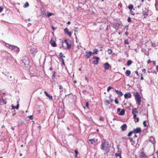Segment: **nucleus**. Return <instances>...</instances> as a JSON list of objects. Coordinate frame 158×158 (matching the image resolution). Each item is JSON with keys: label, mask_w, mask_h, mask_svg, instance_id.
Wrapping results in <instances>:
<instances>
[{"label": "nucleus", "mask_w": 158, "mask_h": 158, "mask_svg": "<svg viewBox=\"0 0 158 158\" xmlns=\"http://www.w3.org/2000/svg\"><path fill=\"white\" fill-rule=\"evenodd\" d=\"M133 5L131 4H130L128 6V8L131 10L133 8Z\"/></svg>", "instance_id": "24"}, {"label": "nucleus", "mask_w": 158, "mask_h": 158, "mask_svg": "<svg viewBox=\"0 0 158 158\" xmlns=\"http://www.w3.org/2000/svg\"><path fill=\"white\" fill-rule=\"evenodd\" d=\"M153 62V65H154V66H155L156 65V62L155 61H152Z\"/></svg>", "instance_id": "47"}, {"label": "nucleus", "mask_w": 158, "mask_h": 158, "mask_svg": "<svg viewBox=\"0 0 158 158\" xmlns=\"http://www.w3.org/2000/svg\"><path fill=\"white\" fill-rule=\"evenodd\" d=\"M135 73L137 74V76H138V72L137 71H135Z\"/></svg>", "instance_id": "56"}, {"label": "nucleus", "mask_w": 158, "mask_h": 158, "mask_svg": "<svg viewBox=\"0 0 158 158\" xmlns=\"http://www.w3.org/2000/svg\"><path fill=\"white\" fill-rule=\"evenodd\" d=\"M132 113L133 115V118L135 119L136 117V114L138 113L137 109L136 108L133 109L132 110Z\"/></svg>", "instance_id": "7"}, {"label": "nucleus", "mask_w": 158, "mask_h": 158, "mask_svg": "<svg viewBox=\"0 0 158 158\" xmlns=\"http://www.w3.org/2000/svg\"><path fill=\"white\" fill-rule=\"evenodd\" d=\"M59 89H63V88L62 86L61 85H60L59 86Z\"/></svg>", "instance_id": "38"}, {"label": "nucleus", "mask_w": 158, "mask_h": 158, "mask_svg": "<svg viewBox=\"0 0 158 158\" xmlns=\"http://www.w3.org/2000/svg\"><path fill=\"white\" fill-rule=\"evenodd\" d=\"M44 12H42V13L44 15H46V14H44Z\"/></svg>", "instance_id": "58"}, {"label": "nucleus", "mask_w": 158, "mask_h": 158, "mask_svg": "<svg viewBox=\"0 0 158 158\" xmlns=\"http://www.w3.org/2000/svg\"><path fill=\"white\" fill-rule=\"evenodd\" d=\"M47 13H48V16L49 17V16H51L52 15V14L51 13H50L48 12Z\"/></svg>", "instance_id": "33"}, {"label": "nucleus", "mask_w": 158, "mask_h": 158, "mask_svg": "<svg viewBox=\"0 0 158 158\" xmlns=\"http://www.w3.org/2000/svg\"><path fill=\"white\" fill-rule=\"evenodd\" d=\"M77 154H76L75 155V156L76 157H77Z\"/></svg>", "instance_id": "63"}, {"label": "nucleus", "mask_w": 158, "mask_h": 158, "mask_svg": "<svg viewBox=\"0 0 158 158\" xmlns=\"http://www.w3.org/2000/svg\"><path fill=\"white\" fill-rule=\"evenodd\" d=\"M107 51H108V54L109 55H110V54H112V50L111 49H108Z\"/></svg>", "instance_id": "23"}, {"label": "nucleus", "mask_w": 158, "mask_h": 158, "mask_svg": "<svg viewBox=\"0 0 158 158\" xmlns=\"http://www.w3.org/2000/svg\"><path fill=\"white\" fill-rule=\"evenodd\" d=\"M19 104H18L17 105V106L15 107V108H16L17 109H19Z\"/></svg>", "instance_id": "43"}, {"label": "nucleus", "mask_w": 158, "mask_h": 158, "mask_svg": "<svg viewBox=\"0 0 158 158\" xmlns=\"http://www.w3.org/2000/svg\"><path fill=\"white\" fill-rule=\"evenodd\" d=\"M104 68L106 70H107L109 69V67L110 66V64L108 63H106L104 64Z\"/></svg>", "instance_id": "16"}, {"label": "nucleus", "mask_w": 158, "mask_h": 158, "mask_svg": "<svg viewBox=\"0 0 158 158\" xmlns=\"http://www.w3.org/2000/svg\"><path fill=\"white\" fill-rule=\"evenodd\" d=\"M52 30H54V27L53 26H52Z\"/></svg>", "instance_id": "59"}, {"label": "nucleus", "mask_w": 158, "mask_h": 158, "mask_svg": "<svg viewBox=\"0 0 158 158\" xmlns=\"http://www.w3.org/2000/svg\"><path fill=\"white\" fill-rule=\"evenodd\" d=\"M86 106L88 108H89V104L88 102H87L86 103Z\"/></svg>", "instance_id": "42"}, {"label": "nucleus", "mask_w": 158, "mask_h": 158, "mask_svg": "<svg viewBox=\"0 0 158 158\" xmlns=\"http://www.w3.org/2000/svg\"><path fill=\"white\" fill-rule=\"evenodd\" d=\"M74 151L76 154H78V152L77 150H75Z\"/></svg>", "instance_id": "45"}, {"label": "nucleus", "mask_w": 158, "mask_h": 158, "mask_svg": "<svg viewBox=\"0 0 158 158\" xmlns=\"http://www.w3.org/2000/svg\"><path fill=\"white\" fill-rule=\"evenodd\" d=\"M112 88H113L111 86L108 87L107 89V91L108 92H109L110 89H111Z\"/></svg>", "instance_id": "29"}, {"label": "nucleus", "mask_w": 158, "mask_h": 158, "mask_svg": "<svg viewBox=\"0 0 158 158\" xmlns=\"http://www.w3.org/2000/svg\"><path fill=\"white\" fill-rule=\"evenodd\" d=\"M50 43L52 46L55 47L57 46V45L56 42L52 40H51L50 41Z\"/></svg>", "instance_id": "11"}, {"label": "nucleus", "mask_w": 158, "mask_h": 158, "mask_svg": "<svg viewBox=\"0 0 158 158\" xmlns=\"http://www.w3.org/2000/svg\"><path fill=\"white\" fill-rule=\"evenodd\" d=\"M64 31L65 33L67 34L69 36H71V33L68 31V29L67 28H66L64 29Z\"/></svg>", "instance_id": "15"}, {"label": "nucleus", "mask_w": 158, "mask_h": 158, "mask_svg": "<svg viewBox=\"0 0 158 158\" xmlns=\"http://www.w3.org/2000/svg\"><path fill=\"white\" fill-rule=\"evenodd\" d=\"M141 6V4H140V5H139L138 6H137V7L138 8H140V7Z\"/></svg>", "instance_id": "51"}, {"label": "nucleus", "mask_w": 158, "mask_h": 158, "mask_svg": "<svg viewBox=\"0 0 158 158\" xmlns=\"http://www.w3.org/2000/svg\"><path fill=\"white\" fill-rule=\"evenodd\" d=\"M131 72L130 71L128 70H127L125 73L128 76H129L131 74Z\"/></svg>", "instance_id": "21"}, {"label": "nucleus", "mask_w": 158, "mask_h": 158, "mask_svg": "<svg viewBox=\"0 0 158 158\" xmlns=\"http://www.w3.org/2000/svg\"><path fill=\"white\" fill-rule=\"evenodd\" d=\"M137 120L136 122H138L139 121V118L138 117H136V118H135Z\"/></svg>", "instance_id": "44"}, {"label": "nucleus", "mask_w": 158, "mask_h": 158, "mask_svg": "<svg viewBox=\"0 0 158 158\" xmlns=\"http://www.w3.org/2000/svg\"><path fill=\"white\" fill-rule=\"evenodd\" d=\"M116 104L118 103V101L117 99H115L114 100Z\"/></svg>", "instance_id": "36"}, {"label": "nucleus", "mask_w": 158, "mask_h": 158, "mask_svg": "<svg viewBox=\"0 0 158 158\" xmlns=\"http://www.w3.org/2000/svg\"><path fill=\"white\" fill-rule=\"evenodd\" d=\"M89 141H93V139H91L89 140Z\"/></svg>", "instance_id": "60"}, {"label": "nucleus", "mask_w": 158, "mask_h": 158, "mask_svg": "<svg viewBox=\"0 0 158 158\" xmlns=\"http://www.w3.org/2000/svg\"><path fill=\"white\" fill-rule=\"evenodd\" d=\"M60 58L61 60L62 59H64L63 58H65V56L63 55V53L61 52H60Z\"/></svg>", "instance_id": "18"}, {"label": "nucleus", "mask_w": 158, "mask_h": 158, "mask_svg": "<svg viewBox=\"0 0 158 158\" xmlns=\"http://www.w3.org/2000/svg\"><path fill=\"white\" fill-rule=\"evenodd\" d=\"M132 63V61L131 60H128L127 62V65L129 66Z\"/></svg>", "instance_id": "20"}, {"label": "nucleus", "mask_w": 158, "mask_h": 158, "mask_svg": "<svg viewBox=\"0 0 158 158\" xmlns=\"http://www.w3.org/2000/svg\"><path fill=\"white\" fill-rule=\"evenodd\" d=\"M44 93L45 94L46 96L48 95V94L47 93L46 91H44Z\"/></svg>", "instance_id": "53"}, {"label": "nucleus", "mask_w": 158, "mask_h": 158, "mask_svg": "<svg viewBox=\"0 0 158 158\" xmlns=\"http://www.w3.org/2000/svg\"><path fill=\"white\" fill-rule=\"evenodd\" d=\"M106 104H110V102L109 100H106Z\"/></svg>", "instance_id": "40"}, {"label": "nucleus", "mask_w": 158, "mask_h": 158, "mask_svg": "<svg viewBox=\"0 0 158 158\" xmlns=\"http://www.w3.org/2000/svg\"><path fill=\"white\" fill-rule=\"evenodd\" d=\"M98 52V50L97 49H94L93 50V54H97Z\"/></svg>", "instance_id": "22"}, {"label": "nucleus", "mask_w": 158, "mask_h": 158, "mask_svg": "<svg viewBox=\"0 0 158 158\" xmlns=\"http://www.w3.org/2000/svg\"><path fill=\"white\" fill-rule=\"evenodd\" d=\"M29 6V4L27 2H26L25 4L24 5V6L23 7L24 8H26L28 6Z\"/></svg>", "instance_id": "25"}, {"label": "nucleus", "mask_w": 158, "mask_h": 158, "mask_svg": "<svg viewBox=\"0 0 158 158\" xmlns=\"http://www.w3.org/2000/svg\"><path fill=\"white\" fill-rule=\"evenodd\" d=\"M93 141H94V142H95V139H93Z\"/></svg>", "instance_id": "61"}, {"label": "nucleus", "mask_w": 158, "mask_h": 158, "mask_svg": "<svg viewBox=\"0 0 158 158\" xmlns=\"http://www.w3.org/2000/svg\"><path fill=\"white\" fill-rule=\"evenodd\" d=\"M85 56L87 58H89L92 56L93 54V52L91 51H87L85 52Z\"/></svg>", "instance_id": "6"}, {"label": "nucleus", "mask_w": 158, "mask_h": 158, "mask_svg": "<svg viewBox=\"0 0 158 158\" xmlns=\"http://www.w3.org/2000/svg\"><path fill=\"white\" fill-rule=\"evenodd\" d=\"M156 69L157 71L158 72V65H156Z\"/></svg>", "instance_id": "50"}, {"label": "nucleus", "mask_w": 158, "mask_h": 158, "mask_svg": "<svg viewBox=\"0 0 158 158\" xmlns=\"http://www.w3.org/2000/svg\"><path fill=\"white\" fill-rule=\"evenodd\" d=\"M99 119L100 121H103V117L101 116L100 117Z\"/></svg>", "instance_id": "34"}, {"label": "nucleus", "mask_w": 158, "mask_h": 158, "mask_svg": "<svg viewBox=\"0 0 158 158\" xmlns=\"http://www.w3.org/2000/svg\"><path fill=\"white\" fill-rule=\"evenodd\" d=\"M127 126L126 124H123L121 127V130L123 131H126L127 129Z\"/></svg>", "instance_id": "12"}, {"label": "nucleus", "mask_w": 158, "mask_h": 158, "mask_svg": "<svg viewBox=\"0 0 158 158\" xmlns=\"http://www.w3.org/2000/svg\"><path fill=\"white\" fill-rule=\"evenodd\" d=\"M141 76H142V74H141ZM141 80H142L143 79V77H142V76L141 77V78H140Z\"/></svg>", "instance_id": "54"}, {"label": "nucleus", "mask_w": 158, "mask_h": 158, "mask_svg": "<svg viewBox=\"0 0 158 158\" xmlns=\"http://www.w3.org/2000/svg\"><path fill=\"white\" fill-rule=\"evenodd\" d=\"M120 110H121V109L120 108H118V109H117V111L118 112H119Z\"/></svg>", "instance_id": "52"}, {"label": "nucleus", "mask_w": 158, "mask_h": 158, "mask_svg": "<svg viewBox=\"0 0 158 158\" xmlns=\"http://www.w3.org/2000/svg\"><path fill=\"white\" fill-rule=\"evenodd\" d=\"M62 62V64H64V59H62L61 60Z\"/></svg>", "instance_id": "46"}, {"label": "nucleus", "mask_w": 158, "mask_h": 158, "mask_svg": "<svg viewBox=\"0 0 158 158\" xmlns=\"http://www.w3.org/2000/svg\"><path fill=\"white\" fill-rule=\"evenodd\" d=\"M125 113V110L123 109L121 110V111L120 112L119 114L120 115H123Z\"/></svg>", "instance_id": "19"}, {"label": "nucleus", "mask_w": 158, "mask_h": 158, "mask_svg": "<svg viewBox=\"0 0 158 158\" xmlns=\"http://www.w3.org/2000/svg\"><path fill=\"white\" fill-rule=\"evenodd\" d=\"M93 59L95 60L93 61V63L94 64H97L98 63V60H99V58L97 56H95L93 57Z\"/></svg>", "instance_id": "8"}, {"label": "nucleus", "mask_w": 158, "mask_h": 158, "mask_svg": "<svg viewBox=\"0 0 158 158\" xmlns=\"http://www.w3.org/2000/svg\"><path fill=\"white\" fill-rule=\"evenodd\" d=\"M135 99L137 104L140 105L141 102V98L137 92L135 94Z\"/></svg>", "instance_id": "3"}, {"label": "nucleus", "mask_w": 158, "mask_h": 158, "mask_svg": "<svg viewBox=\"0 0 158 158\" xmlns=\"http://www.w3.org/2000/svg\"><path fill=\"white\" fill-rule=\"evenodd\" d=\"M109 148L108 143L106 141H103L102 142L100 148L103 150L107 152Z\"/></svg>", "instance_id": "2"}, {"label": "nucleus", "mask_w": 158, "mask_h": 158, "mask_svg": "<svg viewBox=\"0 0 158 158\" xmlns=\"http://www.w3.org/2000/svg\"><path fill=\"white\" fill-rule=\"evenodd\" d=\"M11 107L12 109H15V107L13 105H12Z\"/></svg>", "instance_id": "48"}, {"label": "nucleus", "mask_w": 158, "mask_h": 158, "mask_svg": "<svg viewBox=\"0 0 158 158\" xmlns=\"http://www.w3.org/2000/svg\"><path fill=\"white\" fill-rule=\"evenodd\" d=\"M155 6L156 8L157 6H158V0H156Z\"/></svg>", "instance_id": "26"}, {"label": "nucleus", "mask_w": 158, "mask_h": 158, "mask_svg": "<svg viewBox=\"0 0 158 158\" xmlns=\"http://www.w3.org/2000/svg\"><path fill=\"white\" fill-rule=\"evenodd\" d=\"M115 155L116 156H119V158L120 157H121V155L118 153H115Z\"/></svg>", "instance_id": "28"}, {"label": "nucleus", "mask_w": 158, "mask_h": 158, "mask_svg": "<svg viewBox=\"0 0 158 158\" xmlns=\"http://www.w3.org/2000/svg\"><path fill=\"white\" fill-rule=\"evenodd\" d=\"M131 21V19L130 17H129L127 19V21L128 22H130Z\"/></svg>", "instance_id": "35"}, {"label": "nucleus", "mask_w": 158, "mask_h": 158, "mask_svg": "<svg viewBox=\"0 0 158 158\" xmlns=\"http://www.w3.org/2000/svg\"><path fill=\"white\" fill-rule=\"evenodd\" d=\"M141 131V129L139 127H137L135 129H134L133 130V132L134 133H140Z\"/></svg>", "instance_id": "10"}, {"label": "nucleus", "mask_w": 158, "mask_h": 158, "mask_svg": "<svg viewBox=\"0 0 158 158\" xmlns=\"http://www.w3.org/2000/svg\"><path fill=\"white\" fill-rule=\"evenodd\" d=\"M64 42L67 45V48L68 49H69L71 48V42L70 41L67 40H65Z\"/></svg>", "instance_id": "5"}, {"label": "nucleus", "mask_w": 158, "mask_h": 158, "mask_svg": "<svg viewBox=\"0 0 158 158\" xmlns=\"http://www.w3.org/2000/svg\"><path fill=\"white\" fill-rule=\"evenodd\" d=\"M124 43L126 44H129L128 40H126L124 41Z\"/></svg>", "instance_id": "30"}, {"label": "nucleus", "mask_w": 158, "mask_h": 158, "mask_svg": "<svg viewBox=\"0 0 158 158\" xmlns=\"http://www.w3.org/2000/svg\"><path fill=\"white\" fill-rule=\"evenodd\" d=\"M6 101L3 99L0 100V104L2 105L4 104H6Z\"/></svg>", "instance_id": "17"}, {"label": "nucleus", "mask_w": 158, "mask_h": 158, "mask_svg": "<svg viewBox=\"0 0 158 158\" xmlns=\"http://www.w3.org/2000/svg\"><path fill=\"white\" fill-rule=\"evenodd\" d=\"M124 98H130L131 97V94L130 93H127L125 94L124 95Z\"/></svg>", "instance_id": "9"}, {"label": "nucleus", "mask_w": 158, "mask_h": 158, "mask_svg": "<svg viewBox=\"0 0 158 158\" xmlns=\"http://www.w3.org/2000/svg\"><path fill=\"white\" fill-rule=\"evenodd\" d=\"M67 24L69 25L70 24V21H69L67 23Z\"/></svg>", "instance_id": "57"}, {"label": "nucleus", "mask_w": 158, "mask_h": 158, "mask_svg": "<svg viewBox=\"0 0 158 158\" xmlns=\"http://www.w3.org/2000/svg\"><path fill=\"white\" fill-rule=\"evenodd\" d=\"M131 13V14L133 15H134V13Z\"/></svg>", "instance_id": "64"}, {"label": "nucleus", "mask_w": 158, "mask_h": 158, "mask_svg": "<svg viewBox=\"0 0 158 158\" xmlns=\"http://www.w3.org/2000/svg\"><path fill=\"white\" fill-rule=\"evenodd\" d=\"M145 71V69H142V71L143 72H144Z\"/></svg>", "instance_id": "62"}, {"label": "nucleus", "mask_w": 158, "mask_h": 158, "mask_svg": "<svg viewBox=\"0 0 158 158\" xmlns=\"http://www.w3.org/2000/svg\"><path fill=\"white\" fill-rule=\"evenodd\" d=\"M151 62V61L150 60H148V63L149 64V63H150Z\"/></svg>", "instance_id": "55"}, {"label": "nucleus", "mask_w": 158, "mask_h": 158, "mask_svg": "<svg viewBox=\"0 0 158 158\" xmlns=\"http://www.w3.org/2000/svg\"><path fill=\"white\" fill-rule=\"evenodd\" d=\"M47 96L48 97L50 100H52V96L48 94Z\"/></svg>", "instance_id": "27"}, {"label": "nucleus", "mask_w": 158, "mask_h": 158, "mask_svg": "<svg viewBox=\"0 0 158 158\" xmlns=\"http://www.w3.org/2000/svg\"><path fill=\"white\" fill-rule=\"evenodd\" d=\"M115 90L116 94L119 96L121 97L123 95V94L121 91H118L116 89H115Z\"/></svg>", "instance_id": "14"}, {"label": "nucleus", "mask_w": 158, "mask_h": 158, "mask_svg": "<svg viewBox=\"0 0 158 158\" xmlns=\"http://www.w3.org/2000/svg\"><path fill=\"white\" fill-rule=\"evenodd\" d=\"M118 153L120 154L121 155V151L120 150H118Z\"/></svg>", "instance_id": "49"}, {"label": "nucleus", "mask_w": 158, "mask_h": 158, "mask_svg": "<svg viewBox=\"0 0 158 158\" xmlns=\"http://www.w3.org/2000/svg\"><path fill=\"white\" fill-rule=\"evenodd\" d=\"M139 157L140 158H146V156L144 152H142L139 154Z\"/></svg>", "instance_id": "13"}, {"label": "nucleus", "mask_w": 158, "mask_h": 158, "mask_svg": "<svg viewBox=\"0 0 158 158\" xmlns=\"http://www.w3.org/2000/svg\"><path fill=\"white\" fill-rule=\"evenodd\" d=\"M6 46L7 48L10 49L11 50L14 51L17 53H18L19 52V48L15 46L12 45L7 43H6Z\"/></svg>", "instance_id": "1"}, {"label": "nucleus", "mask_w": 158, "mask_h": 158, "mask_svg": "<svg viewBox=\"0 0 158 158\" xmlns=\"http://www.w3.org/2000/svg\"><path fill=\"white\" fill-rule=\"evenodd\" d=\"M29 117L31 119H33L32 115H31V116H29Z\"/></svg>", "instance_id": "39"}, {"label": "nucleus", "mask_w": 158, "mask_h": 158, "mask_svg": "<svg viewBox=\"0 0 158 158\" xmlns=\"http://www.w3.org/2000/svg\"><path fill=\"white\" fill-rule=\"evenodd\" d=\"M133 133H134V132H133V131H132V132H129L128 135V136H131V135H132V134Z\"/></svg>", "instance_id": "31"}, {"label": "nucleus", "mask_w": 158, "mask_h": 158, "mask_svg": "<svg viewBox=\"0 0 158 158\" xmlns=\"http://www.w3.org/2000/svg\"><path fill=\"white\" fill-rule=\"evenodd\" d=\"M4 8L2 7H0V13H1L3 10Z\"/></svg>", "instance_id": "32"}, {"label": "nucleus", "mask_w": 158, "mask_h": 158, "mask_svg": "<svg viewBox=\"0 0 158 158\" xmlns=\"http://www.w3.org/2000/svg\"><path fill=\"white\" fill-rule=\"evenodd\" d=\"M143 15H148V13L146 12H143Z\"/></svg>", "instance_id": "37"}, {"label": "nucleus", "mask_w": 158, "mask_h": 158, "mask_svg": "<svg viewBox=\"0 0 158 158\" xmlns=\"http://www.w3.org/2000/svg\"><path fill=\"white\" fill-rule=\"evenodd\" d=\"M28 59H24L20 61V64L21 66L23 67H26L28 65V62L27 60Z\"/></svg>", "instance_id": "4"}, {"label": "nucleus", "mask_w": 158, "mask_h": 158, "mask_svg": "<svg viewBox=\"0 0 158 158\" xmlns=\"http://www.w3.org/2000/svg\"><path fill=\"white\" fill-rule=\"evenodd\" d=\"M145 122H145V121H144L143 122V124L144 126V127H146V123H145Z\"/></svg>", "instance_id": "41"}]
</instances>
